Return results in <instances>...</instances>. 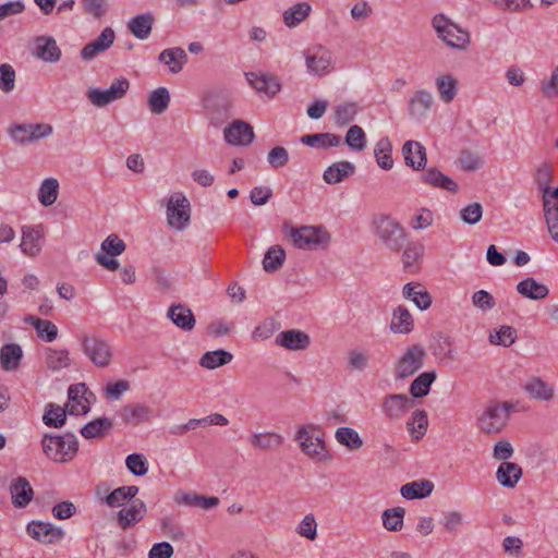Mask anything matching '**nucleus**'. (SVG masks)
Instances as JSON below:
<instances>
[{"label":"nucleus","mask_w":558,"mask_h":558,"mask_svg":"<svg viewBox=\"0 0 558 558\" xmlns=\"http://www.w3.org/2000/svg\"><path fill=\"white\" fill-rule=\"evenodd\" d=\"M432 27L437 38L449 48L464 51L471 44L469 31L462 28L444 13H438L433 16Z\"/></svg>","instance_id":"f257e3e1"},{"label":"nucleus","mask_w":558,"mask_h":558,"mask_svg":"<svg viewBox=\"0 0 558 558\" xmlns=\"http://www.w3.org/2000/svg\"><path fill=\"white\" fill-rule=\"evenodd\" d=\"M44 454L57 463H68L74 459L78 451V441L75 435L45 434L41 439Z\"/></svg>","instance_id":"f03ea898"},{"label":"nucleus","mask_w":558,"mask_h":558,"mask_svg":"<svg viewBox=\"0 0 558 558\" xmlns=\"http://www.w3.org/2000/svg\"><path fill=\"white\" fill-rule=\"evenodd\" d=\"M372 231L378 241L389 251L399 252L407 241L404 228L393 218L379 215L372 220Z\"/></svg>","instance_id":"7ed1b4c3"},{"label":"nucleus","mask_w":558,"mask_h":558,"mask_svg":"<svg viewBox=\"0 0 558 558\" xmlns=\"http://www.w3.org/2000/svg\"><path fill=\"white\" fill-rule=\"evenodd\" d=\"M294 439L301 451L310 459L324 462L330 459L326 449L325 434L315 425H302L298 428Z\"/></svg>","instance_id":"20e7f679"},{"label":"nucleus","mask_w":558,"mask_h":558,"mask_svg":"<svg viewBox=\"0 0 558 558\" xmlns=\"http://www.w3.org/2000/svg\"><path fill=\"white\" fill-rule=\"evenodd\" d=\"M513 405L509 402H489L477 417V428L486 435H497L506 427Z\"/></svg>","instance_id":"39448f33"},{"label":"nucleus","mask_w":558,"mask_h":558,"mask_svg":"<svg viewBox=\"0 0 558 558\" xmlns=\"http://www.w3.org/2000/svg\"><path fill=\"white\" fill-rule=\"evenodd\" d=\"M287 234L292 244L300 250L325 248L330 242V234L320 227H290Z\"/></svg>","instance_id":"423d86ee"},{"label":"nucleus","mask_w":558,"mask_h":558,"mask_svg":"<svg viewBox=\"0 0 558 558\" xmlns=\"http://www.w3.org/2000/svg\"><path fill=\"white\" fill-rule=\"evenodd\" d=\"M85 356L97 367L106 368L110 365L113 352L110 343L99 336L84 333L78 338Z\"/></svg>","instance_id":"0eeeda50"},{"label":"nucleus","mask_w":558,"mask_h":558,"mask_svg":"<svg viewBox=\"0 0 558 558\" xmlns=\"http://www.w3.org/2000/svg\"><path fill=\"white\" fill-rule=\"evenodd\" d=\"M425 350L417 344L409 347L397 362L395 376L397 379H405L414 375L424 365Z\"/></svg>","instance_id":"6e6552de"},{"label":"nucleus","mask_w":558,"mask_h":558,"mask_svg":"<svg viewBox=\"0 0 558 558\" xmlns=\"http://www.w3.org/2000/svg\"><path fill=\"white\" fill-rule=\"evenodd\" d=\"M308 73L323 76L332 69V53L322 45H315L304 51Z\"/></svg>","instance_id":"1a4fd4ad"},{"label":"nucleus","mask_w":558,"mask_h":558,"mask_svg":"<svg viewBox=\"0 0 558 558\" xmlns=\"http://www.w3.org/2000/svg\"><path fill=\"white\" fill-rule=\"evenodd\" d=\"M129 81L124 77H119L116 78L107 89H90L87 94V98L94 106L101 108L112 101L123 98L129 90Z\"/></svg>","instance_id":"9d476101"},{"label":"nucleus","mask_w":558,"mask_h":558,"mask_svg":"<svg viewBox=\"0 0 558 558\" xmlns=\"http://www.w3.org/2000/svg\"><path fill=\"white\" fill-rule=\"evenodd\" d=\"M168 223L179 231L183 230L190 221V203L180 194L171 195L167 207Z\"/></svg>","instance_id":"9b49d317"},{"label":"nucleus","mask_w":558,"mask_h":558,"mask_svg":"<svg viewBox=\"0 0 558 558\" xmlns=\"http://www.w3.org/2000/svg\"><path fill=\"white\" fill-rule=\"evenodd\" d=\"M44 235L45 232L41 225L24 226L22 228V241L20 244L23 254L29 257L37 256L43 248Z\"/></svg>","instance_id":"f8f14e48"},{"label":"nucleus","mask_w":558,"mask_h":558,"mask_svg":"<svg viewBox=\"0 0 558 558\" xmlns=\"http://www.w3.org/2000/svg\"><path fill=\"white\" fill-rule=\"evenodd\" d=\"M225 138L231 145L247 146L254 140L253 128L242 120H235L225 129Z\"/></svg>","instance_id":"ddd939ff"},{"label":"nucleus","mask_w":558,"mask_h":558,"mask_svg":"<svg viewBox=\"0 0 558 558\" xmlns=\"http://www.w3.org/2000/svg\"><path fill=\"white\" fill-rule=\"evenodd\" d=\"M114 39V31L111 27L104 28L95 40L83 47L81 50L82 59L88 61L107 51L113 45Z\"/></svg>","instance_id":"4468645a"},{"label":"nucleus","mask_w":558,"mask_h":558,"mask_svg":"<svg viewBox=\"0 0 558 558\" xmlns=\"http://www.w3.org/2000/svg\"><path fill=\"white\" fill-rule=\"evenodd\" d=\"M27 533L34 539L45 544H53L59 542L64 535L61 529L53 526L51 523L41 521H33L28 523Z\"/></svg>","instance_id":"2eb2a0df"},{"label":"nucleus","mask_w":558,"mask_h":558,"mask_svg":"<svg viewBox=\"0 0 558 558\" xmlns=\"http://www.w3.org/2000/svg\"><path fill=\"white\" fill-rule=\"evenodd\" d=\"M147 508L143 500L134 499L130 507L122 508L117 514L118 525L122 530H128L140 521L144 519L146 515Z\"/></svg>","instance_id":"dca6fc26"},{"label":"nucleus","mask_w":558,"mask_h":558,"mask_svg":"<svg viewBox=\"0 0 558 558\" xmlns=\"http://www.w3.org/2000/svg\"><path fill=\"white\" fill-rule=\"evenodd\" d=\"M413 400L405 395H388L383 401V413L391 418H401L413 405Z\"/></svg>","instance_id":"f3484780"},{"label":"nucleus","mask_w":558,"mask_h":558,"mask_svg":"<svg viewBox=\"0 0 558 558\" xmlns=\"http://www.w3.org/2000/svg\"><path fill=\"white\" fill-rule=\"evenodd\" d=\"M276 343L291 351H303L308 348L311 338L307 333L296 329L281 331L276 337Z\"/></svg>","instance_id":"a211bd4d"},{"label":"nucleus","mask_w":558,"mask_h":558,"mask_svg":"<svg viewBox=\"0 0 558 558\" xmlns=\"http://www.w3.org/2000/svg\"><path fill=\"white\" fill-rule=\"evenodd\" d=\"M250 85L259 94L274 97L281 88L278 80L268 74L246 73Z\"/></svg>","instance_id":"6ab92c4d"},{"label":"nucleus","mask_w":558,"mask_h":558,"mask_svg":"<svg viewBox=\"0 0 558 558\" xmlns=\"http://www.w3.org/2000/svg\"><path fill=\"white\" fill-rule=\"evenodd\" d=\"M167 317L178 328L184 331L193 330L196 324L195 316L191 308L182 304L171 305L167 311Z\"/></svg>","instance_id":"aec40b11"},{"label":"nucleus","mask_w":558,"mask_h":558,"mask_svg":"<svg viewBox=\"0 0 558 558\" xmlns=\"http://www.w3.org/2000/svg\"><path fill=\"white\" fill-rule=\"evenodd\" d=\"M524 391L538 401H551L555 398L554 386L537 376L530 377L526 380Z\"/></svg>","instance_id":"412c9836"},{"label":"nucleus","mask_w":558,"mask_h":558,"mask_svg":"<svg viewBox=\"0 0 558 558\" xmlns=\"http://www.w3.org/2000/svg\"><path fill=\"white\" fill-rule=\"evenodd\" d=\"M402 295L412 301L421 311H425L432 305V295L420 282H409L404 284Z\"/></svg>","instance_id":"4be33fe9"},{"label":"nucleus","mask_w":558,"mask_h":558,"mask_svg":"<svg viewBox=\"0 0 558 558\" xmlns=\"http://www.w3.org/2000/svg\"><path fill=\"white\" fill-rule=\"evenodd\" d=\"M405 165L420 170L426 166V150L425 147L416 141H408L402 147Z\"/></svg>","instance_id":"5701e85b"},{"label":"nucleus","mask_w":558,"mask_h":558,"mask_svg":"<svg viewBox=\"0 0 558 558\" xmlns=\"http://www.w3.org/2000/svg\"><path fill=\"white\" fill-rule=\"evenodd\" d=\"M248 441L255 450L270 451L282 446L283 437L276 432L252 433Z\"/></svg>","instance_id":"b1692460"},{"label":"nucleus","mask_w":558,"mask_h":558,"mask_svg":"<svg viewBox=\"0 0 558 558\" xmlns=\"http://www.w3.org/2000/svg\"><path fill=\"white\" fill-rule=\"evenodd\" d=\"M12 504L17 508L26 507L33 499V488L29 482L23 477H16L10 485Z\"/></svg>","instance_id":"393cba45"},{"label":"nucleus","mask_w":558,"mask_h":558,"mask_svg":"<svg viewBox=\"0 0 558 558\" xmlns=\"http://www.w3.org/2000/svg\"><path fill=\"white\" fill-rule=\"evenodd\" d=\"M389 327L393 333H410L414 328V319L410 311L403 305H398L392 311V317Z\"/></svg>","instance_id":"a878e982"},{"label":"nucleus","mask_w":558,"mask_h":558,"mask_svg":"<svg viewBox=\"0 0 558 558\" xmlns=\"http://www.w3.org/2000/svg\"><path fill=\"white\" fill-rule=\"evenodd\" d=\"M517 291L523 298L539 301L544 300L549 294V289L546 284L537 282L534 278L527 277L517 284Z\"/></svg>","instance_id":"bb28decb"},{"label":"nucleus","mask_w":558,"mask_h":558,"mask_svg":"<svg viewBox=\"0 0 558 558\" xmlns=\"http://www.w3.org/2000/svg\"><path fill=\"white\" fill-rule=\"evenodd\" d=\"M35 56L45 62L56 63L61 58V50L53 38L38 37Z\"/></svg>","instance_id":"cd10ccee"},{"label":"nucleus","mask_w":558,"mask_h":558,"mask_svg":"<svg viewBox=\"0 0 558 558\" xmlns=\"http://www.w3.org/2000/svg\"><path fill=\"white\" fill-rule=\"evenodd\" d=\"M522 476V469L514 462H501L496 472L499 484L507 488L515 487Z\"/></svg>","instance_id":"c85d7f7f"},{"label":"nucleus","mask_w":558,"mask_h":558,"mask_svg":"<svg viewBox=\"0 0 558 558\" xmlns=\"http://www.w3.org/2000/svg\"><path fill=\"white\" fill-rule=\"evenodd\" d=\"M424 246L418 242H409L402 253V265L407 272H416L422 262Z\"/></svg>","instance_id":"c756f323"},{"label":"nucleus","mask_w":558,"mask_h":558,"mask_svg":"<svg viewBox=\"0 0 558 558\" xmlns=\"http://www.w3.org/2000/svg\"><path fill=\"white\" fill-rule=\"evenodd\" d=\"M422 180L424 183L434 187L444 189L452 193L458 191V184L434 167L426 169L422 173Z\"/></svg>","instance_id":"7c9ffc66"},{"label":"nucleus","mask_w":558,"mask_h":558,"mask_svg":"<svg viewBox=\"0 0 558 558\" xmlns=\"http://www.w3.org/2000/svg\"><path fill=\"white\" fill-rule=\"evenodd\" d=\"M355 167L350 161H338L329 166L323 178L328 184H337L354 173Z\"/></svg>","instance_id":"2f4dec72"},{"label":"nucleus","mask_w":558,"mask_h":558,"mask_svg":"<svg viewBox=\"0 0 558 558\" xmlns=\"http://www.w3.org/2000/svg\"><path fill=\"white\" fill-rule=\"evenodd\" d=\"M22 357V348L16 343L4 344L0 350V363L4 371L17 369Z\"/></svg>","instance_id":"473e14b6"},{"label":"nucleus","mask_w":558,"mask_h":558,"mask_svg":"<svg viewBox=\"0 0 558 558\" xmlns=\"http://www.w3.org/2000/svg\"><path fill=\"white\" fill-rule=\"evenodd\" d=\"M434 98L432 93L420 89L416 90L410 99V113L413 117L422 118L432 108Z\"/></svg>","instance_id":"72a5a7b5"},{"label":"nucleus","mask_w":558,"mask_h":558,"mask_svg":"<svg viewBox=\"0 0 558 558\" xmlns=\"http://www.w3.org/2000/svg\"><path fill=\"white\" fill-rule=\"evenodd\" d=\"M120 416L123 422L137 425L150 420L153 411L149 407L143 404L125 405L122 408Z\"/></svg>","instance_id":"f704fd0d"},{"label":"nucleus","mask_w":558,"mask_h":558,"mask_svg":"<svg viewBox=\"0 0 558 558\" xmlns=\"http://www.w3.org/2000/svg\"><path fill=\"white\" fill-rule=\"evenodd\" d=\"M138 492L140 488L135 485L118 487L106 497V504L110 508L122 507L126 501L134 499Z\"/></svg>","instance_id":"c9c22d12"},{"label":"nucleus","mask_w":558,"mask_h":558,"mask_svg":"<svg viewBox=\"0 0 558 558\" xmlns=\"http://www.w3.org/2000/svg\"><path fill=\"white\" fill-rule=\"evenodd\" d=\"M158 59L169 66L171 73H179L186 62L187 56L182 48H169L165 49Z\"/></svg>","instance_id":"e433bc0d"},{"label":"nucleus","mask_w":558,"mask_h":558,"mask_svg":"<svg viewBox=\"0 0 558 558\" xmlns=\"http://www.w3.org/2000/svg\"><path fill=\"white\" fill-rule=\"evenodd\" d=\"M154 17L150 13L140 14L130 20L128 27L138 39H146L151 33Z\"/></svg>","instance_id":"4c0bfd02"},{"label":"nucleus","mask_w":558,"mask_h":558,"mask_svg":"<svg viewBox=\"0 0 558 558\" xmlns=\"http://www.w3.org/2000/svg\"><path fill=\"white\" fill-rule=\"evenodd\" d=\"M436 87L440 99L450 104L458 93V81L451 74H441L436 77Z\"/></svg>","instance_id":"58836bf2"},{"label":"nucleus","mask_w":558,"mask_h":558,"mask_svg":"<svg viewBox=\"0 0 558 558\" xmlns=\"http://www.w3.org/2000/svg\"><path fill=\"white\" fill-rule=\"evenodd\" d=\"M300 141L304 145L316 148L337 147L341 143L340 136L332 133L303 135Z\"/></svg>","instance_id":"ea45409f"},{"label":"nucleus","mask_w":558,"mask_h":558,"mask_svg":"<svg viewBox=\"0 0 558 558\" xmlns=\"http://www.w3.org/2000/svg\"><path fill=\"white\" fill-rule=\"evenodd\" d=\"M112 424L108 417L96 418L81 428V435L86 439L101 438L111 429Z\"/></svg>","instance_id":"a19ab883"},{"label":"nucleus","mask_w":558,"mask_h":558,"mask_svg":"<svg viewBox=\"0 0 558 558\" xmlns=\"http://www.w3.org/2000/svg\"><path fill=\"white\" fill-rule=\"evenodd\" d=\"M433 488L434 485L429 481H415L403 485L400 493L405 499H418L430 495Z\"/></svg>","instance_id":"79ce46f5"},{"label":"nucleus","mask_w":558,"mask_h":558,"mask_svg":"<svg viewBox=\"0 0 558 558\" xmlns=\"http://www.w3.org/2000/svg\"><path fill=\"white\" fill-rule=\"evenodd\" d=\"M175 501L178 504H184L186 506H192L205 510L215 508L219 505L218 497H206L197 494H183L181 496H177Z\"/></svg>","instance_id":"37998d69"},{"label":"nucleus","mask_w":558,"mask_h":558,"mask_svg":"<svg viewBox=\"0 0 558 558\" xmlns=\"http://www.w3.org/2000/svg\"><path fill=\"white\" fill-rule=\"evenodd\" d=\"M307 2H299L283 12V21L288 27H294L303 22L311 13Z\"/></svg>","instance_id":"c03bdc74"},{"label":"nucleus","mask_w":558,"mask_h":558,"mask_svg":"<svg viewBox=\"0 0 558 558\" xmlns=\"http://www.w3.org/2000/svg\"><path fill=\"white\" fill-rule=\"evenodd\" d=\"M391 151L392 146L388 137H383L377 142L374 154L377 165L384 170H389L393 167Z\"/></svg>","instance_id":"a18cd8bd"},{"label":"nucleus","mask_w":558,"mask_h":558,"mask_svg":"<svg viewBox=\"0 0 558 558\" xmlns=\"http://www.w3.org/2000/svg\"><path fill=\"white\" fill-rule=\"evenodd\" d=\"M286 259V252L280 245L270 246L264 255L263 268L267 272L277 271Z\"/></svg>","instance_id":"49530a36"},{"label":"nucleus","mask_w":558,"mask_h":558,"mask_svg":"<svg viewBox=\"0 0 558 558\" xmlns=\"http://www.w3.org/2000/svg\"><path fill=\"white\" fill-rule=\"evenodd\" d=\"M336 440L350 450H359L363 447V439L351 427H339L335 434Z\"/></svg>","instance_id":"de8ad7c7"},{"label":"nucleus","mask_w":558,"mask_h":558,"mask_svg":"<svg viewBox=\"0 0 558 558\" xmlns=\"http://www.w3.org/2000/svg\"><path fill=\"white\" fill-rule=\"evenodd\" d=\"M233 355L225 350H216L206 352L199 361V365L207 369H215L219 366L230 363Z\"/></svg>","instance_id":"09e8293b"},{"label":"nucleus","mask_w":558,"mask_h":558,"mask_svg":"<svg viewBox=\"0 0 558 558\" xmlns=\"http://www.w3.org/2000/svg\"><path fill=\"white\" fill-rule=\"evenodd\" d=\"M435 379V372H425L418 375L410 385L411 396L413 398H422L427 396Z\"/></svg>","instance_id":"8fccbe9b"},{"label":"nucleus","mask_w":558,"mask_h":558,"mask_svg":"<svg viewBox=\"0 0 558 558\" xmlns=\"http://www.w3.org/2000/svg\"><path fill=\"white\" fill-rule=\"evenodd\" d=\"M26 322L33 325L37 331L38 337L46 340L47 342H52L58 336V328L50 320L29 316L26 318Z\"/></svg>","instance_id":"3c124183"},{"label":"nucleus","mask_w":558,"mask_h":558,"mask_svg":"<svg viewBox=\"0 0 558 558\" xmlns=\"http://www.w3.org/2000/svg\"><path fill=\"white\" fill-rule=\"evenodd\" d=\"M170 104V94L166 87H158L148 97V106L153 113H163Z\"/></svg>","instance_id":"603ef678"},{"label":"nucleus","mask_w":558,"mask_h":558,"mask_svg":"<svg viewBox=\"0 0 558 558\" xmlns=\"http://www.w3.org/2000/svg\"><path fill=\"white\" fill-rule=\"evenodd\" d=\"M46 364L49 369L57 372L71 365L70 352L65 349H48Z\"/></svg>","instance_id":"864d4df0"},{"label":"nucleus","mask_w":558,"mask_h":558,"mask_svg":"<svg viewBox=\"0 0 558 558\" xmlns=\"http://www.w3.org/2000/svg\"><path fill=\"white\" fill-rule=\"evenodd\" d=\"M58 192V180L54 178L45 179L38 191V199L44 206H50L57 201Z\"/></svg>","instance_id":"5fc2aeb1"},{"label":"nucleus","mask_w":558,"mask_h":558,"mask_svg":"<svg viewBox=\"0 0 558 558\" xmlns=\"http://www.w3.org/2000/svg\"><path fill=\"white\" fill-rule=\"evenodd\" d=\"M404 513L405 510L401 507L385 510L381 514L384 527L388 531H400L403 527Z\"/></svg>","instance_id":"6e6d98bb"},{"label":"nucleus","mask_w":558,"mask_h":558,"mask_svg":"<svg viewBox=\"0 0 558 558\" xmlns=\"http://www.w3.org/2000/svg\"><path fill=\"white\" fill-rule=\"evenodd\" d=\"M86 390V386L85 384H77V385H72L69 390H68V395H69V400H70V405H69V413L70 414H85L87 413L88 411V407L83 404L78 399L85 392Z\"/></svg>","instance_id":"4d7b16f0"},{"label":"nucleus","mask_w":558,"mask_h":558,"mask_svg":"<svg viewBox=\"0 0 558 558\" xmlns=\"http://www.w3.org/2000/svg\"><path fill=\"white\" fill-rule=\"evenodd\" d=\"M359 112L356 102H342L335 109V123L343 126L352 122Z\"/></svg>","instance_id":"13d9d810"},{"label":"nucleus","mask_w":558,"mask_h":558,"mask_svg":"<svg viewBox=\"0 0 558 558\" xmlns=\"http://www.w3.org/2000/svg\"><path fill=\"white\" fill-rule=\"evenodd\" d=\"M43 421L49 427H61L66 421V412L63 408L49 403L46 408Z\"/></svg>","instance_id":"bf43d9fd"},{"label":"nucleus","mask_w":558,"mask_h":558,"mask_svg":"<svg viewBox=\"0 0 558 558\" xmlns=\"http://www.w3.org/2000/svg\"><path fill=\"white\" fill-rule=\"evenodd\" d=\"M427 425L428 418L425 410H415L412 413L411 421L408 422L409 430L412 435H415L416 439L425 434Z\"/></svg>","instance_id":"052dcab7"},{"label":"nucleus","mask_w":558,"mask_h":558,"mask_svg":"<svg viewBox=\"0 0 558 558\" xmlns=\"http://www.w3.org/2000/svg\"><path fill=\"white\" fill-rule=\"evenodd\" d=\"M345 144L355 151H362L366 146V136L363 129L352 125L347 132Z\"/></svg>","instance_id":"680f3d73"},{"label":"nucleus","mask_w":558,"mask_h":558,"mask_svg":"<svg viewBox=\"0 0 558 558\" xmlns=\"http://www.w3.org/2000/svg\"><path fill=\"white\" fill-rule=\"evenodd\" d=\"M517 339V331L511 326H501L495 333H490L489 341L496 345L510 347Z\"/></svg>","instance_id":"e2e57ef3"},{"label":"nucleus","mask_w":558,"mask_h":558,"mask_svg":"<svg viewBox=\"0 0 558 558\" xmlns=\"http://www.w3.org/2000/svg\"><path fill=\"white\" fill-rule=\"evenodd\" d=\"M553 173L554 169L549 163L544 162L536 168L533 178L541 193L550 186Z\"/></svg>","instance_id":"0e129e2a"},{"label":"nucleus","mask_w":558,"mask_h":558,"mask_svg":"<svg viewBox=\"0 0 558 558\" xmlns=\"http://www.w3.org/2000/svg\"><path fill=\"white\" fill-rule=\"evenodd\" d=\"M128 470L135 476H143L148 472L147 461L141 453H132L126 457Z\"/></svg>","instance_id":"69168bd1"},{"label":"nucleus","mask_w":558,"mask_h":558,"mask_svg":"<svg viewBox=\"0 0 558 558\" xmlns=\"http://www.w3.org/2000/svg\"><path fill=\"white\" fill-rule=\"evenodd\" d=\"M15 71L11 64H0V89L3 93H11L15 88Z\"/></svg>","instance_id":"338daca9"},{"label":"nucleus","mask_w":558,"mask_h":558,"mask_svg":"<svg viewBox=\"0 0 558 558\" xmlns=\"http://www.w3.org/2000/svg\"><path fill=\"white\" fill-rule=\"evenodd\" d=\"M541 92L547 99L558 97V65L554 69L548 80L541 82Z\"/></svg>","instance_id":"774afa93"}]
</instances>
